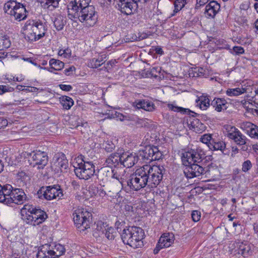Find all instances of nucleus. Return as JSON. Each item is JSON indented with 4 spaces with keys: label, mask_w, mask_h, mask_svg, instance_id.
<instances>
[{
    "label": "nucleus",
    "mask_w": 258,
    "mask_h": 258,
    "mask_svg": "<svg viewBox=\"0 0 258 258\" xmlns=\"http://www.w3.org/2000/svg\"><path fill=\"white\" fill-rule=\"evenodd\" d=\"M25 39L29 42L37 41L45 36L46 29L40 21L28 20L22 28Z\"/></svg>",
    "instance_id": "1"
},
{
    "label": "nucleus",
    "mask_w": 258,
    "mask_h": 258,
    "mask_svg": "<svg viewBox=\"0 0 258 258\" xmlns=\"http://www.w3.org/2000/svg\"><path fill=\"white\" fill-rule=\"evenodd\" d=\"M22 219L27 224L35 226L43 223L47 218L46 213L32 205L26 204L21 209Z\"/></svg>",
    "instance_id": "2"
},
{
    "label": "nucleus",
    "mask_w": 258,
    "mask_h": 258,
    "mask_svg": "<svg viewBox=\"0 0 258 258\" xmlns=\"http://www.w3.org/2000/svg\"><path fill=\"white\" fill-rule=\"evenodd\" d=\"M144 235V230L137 226L126 227L120 235L123 242L134 248L143 246V239Z\"/></svg>",
    "instance_id": "3"
},
{
    "label": "nucleus",
    "mask_w": 258,
    "mask_h": 258,
    "mask_svg": "<svg viewBox=\"0 0 258 258\" xmlns=\"http://www.w3.org/2000/svg\"><path fill=\"white\" fill-rule=\"evenodd\" d=\"M70 18H77L81 22H85L89 26H93L97 20V15L95 8L92 5L88 4L87 6H83L76 11L71 10L68 12Z\"/></svg>",
    "instance_id": "4"
},
{
    "label": "nucleus",
    "mask_w": 258,
    "mask_h": 258,
    "mask_svg": "<svg viewBox=\"0 0 258 258\" xmlns=\"http://www.w3.org/2000/svg\"><path fill=\"white\" fill-rule=\"evenodd\" d=\"M74 162V172L77 177L80 179L87 180L90 178L95 173V166L91 161L81 155L76 158Z\"/></svg>",
    "instance_id": "5"
},
{
    "label": "nucleus",
    "mask_w": 258,
    "mask_h": 258,
    "mask_svg": "<svg viewBox=\"0 0 258 258\" xmlns=\"http://www.w3.org/2000/svg\"><path fill=\"white\" fill-rule=\"evenodd\" d=\"M147 172L144 165L137 169L129 176L126 180L127 185L131 189L135 191H138L147 185L149 187Z\"/></svg>",
    "instance_id": "6"
},
{
    "label": "nucleus",
    "mask_w": 258,
    "mask_h": 258,
    "mask_svg": "<svg viewBox=\"0 0 258 258\" xmlns=\"http://www.w3.org/2000/svg\"><path fill=\"white\" fill-rule=\"evenodd\" d=\"M4 10L6 13L14 17L16 20L19 21L24 20L27 17L25 7L14 0H10L5 3Z\"/></svg>",
    "instance_id": "7"
},
{
    "label": "nucleus",
    "mask_w": 258,
    "mask_h": 258,
    "mask_svg": "<svg viewBox=\"0 0 258 258\" xmlns=\"http://www.w3.org/2000/svg\"><path fill=\"white\" fill-rule=\"evenodd\" d=\"M145 168L147 170V174L148 176V181L149 187H156L161 182L163 178V175L165 172V169L163 166H153L145 165Z\"/></svg>",
    "instance_id": "8"
},
{
    "label": "nucleus",
    "mask_w": 258,
    "mask_h": 258,
    "mask_svg": "<svg viewBox=\"0 0 258 258\" xmlns=\"http://www.w3.org/2000/svg\"><path fill=\"white\" fill-rule=\"evenodd\" d=\"M91 214L85 209L79 208L73 213L75 224L80 231H84L90 228L89 218Z\"/></svg>",
    "instance_id": "9"
},
{
    "label": "nucleus",
    "mask_w": 258,
    "mask_h": 258,
    "mask_svg": "<svg viewBox=\"0 0 258 258\" xmlns=\"http://www.w3.org/2000/svg\"><path fill=\"white\" fill-rule=\"evenodd\" d=\"M27 156L31 157L33 162L30 164L37 169H43L47 165L48 156L47 153L40 150L33 151L31 153H27Z\"/></svg>",
    "instance_id": "10"
},
{
    "label": "nucleus",
    "mask_w": 258,
    "mask_h": 258,
    "mask_svg": "<svg viewBox=\"0 0 258 258\" xmlns=\"http://www.w3.org/2000/svg\"><path fill=\"white\" fill-rule=\"evenodd\" d=\"M205 157V153L199 146L196 150L191 149L182 153V161L185 163H202Z\"/></svg>",
    "instance_id": "11"
},
{
    "label": "nucleus",
    "mask_w": 258,
    "mask_h": 258,
    "mask_svg": "<svg viewBox=\"0 0 258 258\" xmlns=\"http://www.w3.org/2000/svg\"><path fill=\"white\" fill-rule=\"evenodd\" d=\"M4 204L10 205L14 203L17 205L23 204L27 199V196L24 190L21 188H14L12 186Z\"/></svg>",
    "instance_id": "12"
},
{
    "label": "nucleus",
    "mask_w": 258,
    "mask_h": 258,
    "mask_svg": "<svg viewBox=\"0 0 258 258\" xmlns=\"http://www.w3.org/2000/svg\"><path fill=\"white\" fill-rule=\"evenodd\" d=\"M139 156L144 161L150 162L160 159L162 154L157 147L149 146L146 147L144 150L139 152Z\"/></svg>",
    "instance_id": "13"
},
{
    "label": "nucleus",
    "mask_w": 258,
    "mask_h": 258,
    "mask_svg": "<svg viewBox=\"0 0 258 258\" xmlns=\"http://www.w3.org/2000/svg\"><path fill=\"white\" fill-rule=\"evenodd\" d=\"M183 164L186 166L184 170L185 176L187 178H192L204 175L205 167L203 166L202 163H194Z\"/></svg>",
    "instance_id": "14"
},
{
    "label": "nucleus",
    "mask_w": 258,
    "mask_h": 258,
    "mask_svg": "<svg viewBox=\"0 0 258 258\" xmlns=\"http://www.w3.org/2000/svg\"><path fill=\"white\" fill-rule=\"evenodd\" d=\"M174 239V235L172 233L163 234L154 249V253L157 254L161 249L171 246L173 243Z\"/></svg>",
    "instance_id": "15"
},
{
    "label": "nucleus",
    "mask_w": 258,
    "mask_h": 258,
    "mask_svg": "<svg viewBox=\"0 0 258 258\" xmlns=\"http://www.w3.org/2000/svg\"><path fill=\"white\" fill-rule=\"evenodd\" d=\"M40 191L43 192V196L47 200H51L57 197H61L63 196L62 190L58 185H54L53 186H48L44 188H42L38 192Z\"/></svg>",
    "instance_id": "16"
},
{
    "label": "nucleus",
    "mask_w": 258,
    "mask_h": 258,
    "mask_svg": "<svg viewBox=\"0 0 258 258\" xmlns=\"http://www.w3.org/2000/svg\"><path fill=\"white\" fill-rule=\"evenodd\" d=\"M118 9L121 13L131 15L138 7L137 0H117Z\"/></svg>",
    "instance_id": "17"
},
{
    "label": "nucleus",
    "mask_w": 258,
    "mask_h": 258,
    "mask_svg": "<svg viewBox=\"0 0 258 258\" xmlns=\"http://www.w3.org/2000/svg\"><path fill=\"white\" fill-rule=\"evenodd\" d=\"M121 165L124 167L131 168L137 163L139 156L136 153L122 152L121 150Z\"/></svg>",
    "instance_id": "18"
},
{
    "label": "nucleus",
    "mask_w": 258,
    "mask_h": 258,
    "mask_svg": "<svg viewBox=\"0 0 258 258\" xmlns=\"http://www.w3.org/2000/svg\"><path fill=\"white\" fill-rule=\"evenodd\" d=\"M68 167V161L63 154H57L53 159L52 167L54 170L62 172Z\"/></svg>",
    "instance_id": "19"
},
{
    "label": "nucleus",
    "mask_w": 258,
    "mask_h": 258,
    "mask_svg": "<svg viewBox=\"0 0 258 258\" xmlns=\"http://www.w3.org/2000/svg\"><path fill=\"white\" fill-rule=\"evenodd\" d=\"M239 127L245 131L251 138L258 139V126L248 121H242L239 123Z\"/></svg>",
    "instance_id": "20"
},
{
    "label": "nucleus",
    "mask_w": 258,
    "mask_h": 258,
    "mask_svg": "<svg viewBox=\"0 0 258 258\" xmlns=\"http://www.w3.org/2000/svg\"><path fill=\"white\" fill-rule=\"evenodd\" d=\"M252 245L247 241H238L235 243V247L237 248L236 251L244 257H248L252 253Z\"/></svg>",
    "instance_id": "21"
},
{
    "label": "nucleus",
    "mask_w": 258,
    "mask_h": 258,
    "mask_svg": "<svg viewBox=\"0 0 258 258\" xmlns=\"http://www.w3.org/2000/svg\"><path fill=\"white\" fill-rule=\"evenodd\" d=\"M121 150L112 153L106 158L105 164L107 166L116 168L119 164L121 165Z\"/></svg>",
    "instance_id": "22"
},
{
    "label": "nucleus",
    "mask_w": 258,
    "mask_h": 258,
    "mask_svg": "<svg viewBox=\"0 0 258 258\" xmlns=\"http://www.w3.org/2000/svg\"><path fill=\"white\" fill-rule=\"evenodd\" d=\"M133 106L138 109H143L150 112L153 111L155 109V104L149 100H137L133 103Z\"/></svg>",
    "instance_id": "23"
},
{
    "label": "nucleus",
    "mask_w": 258,
    "mask_h": 258,
    "mask_svg": "<svg viewBox=\"0 0 258 258\" xmlns=\"http://www.w3.org/2000/svg\"><path fill=\"white\" fill-rule=\"evenodd\" d=\"M113 172L111 178L117 179L121 185L122 188L125 185L124 182H126L127 177L126 171L123 168H114Z\"/></svg>",
    "instance_id": "24"
},
{
    "label": "nucleus",
    "mask_w": 258,
    "mask_h": 258,
    "mask_svg": "<svg viewBox=\"0 0 258 258\" xmlns=\"http://www.w3.org/2000/svg\"><path fill=\"white\" fill-rule=\"evenodd\" d=\"M211 105L217 112L225 110L228 108L227 101L224 98H215L212 101Z\"/></svg>",
    "instance_id": "25"
},
{
    "label": "nucleus",
    "mask_w": 258,
    "mask_h": 258,
    "mask_svg": "<svg viewBox=\"0 0 258 258\" xmlns=\"http://www.w3.org/2000/svg\"><path fill=\"white\" fill-rule=\"evenodd\" d=\"M220 8V5L215 1H211L205 8V13L208 16L214 18Z\"/></svg>",
    "instance_id": "26"
},
{
    "label": "nucleus",
    "mask_w": 258,
    "mask_h": 258,
    "mask_svg": "<svg viewBox=\"0 0 258 258\" xmlns=\"http://www.w3.org/2000/svg\"><path fill=\"white\" fill-rule=\"evenodd\" d=\"M91 0H74L71 1L68 6V12H71V10L76 11L79 8L83 6H85L89 4Z\"/></svg>",
    "instance_id": "27"
},
{
    "label": "nucleus",
    "mask_w": 258,
    "mask_h": 258,
    "mask_svg": "<svg viewBox=\"0 0 258 258\" xmlns=\"http://www.w3.org/2000/svg\"><path fill=\"white\" fill-rule=\"evenodd\" d=\"M189 128L197 133H201L205 130L206 126L199 119L192 118L190 121Z\"/></svg>",
    "instance_id": "28"
},
{
    "label": "nucleus",
    "mask_w": 258,
    "mask_h": 258,
    "mask_svg": "<svg viewBox=\"0 0 258 258\" xmlns=\"http://www.w3.org/2000/svg\"><path fill=\"white\" fill-rule=\"evenodd\" d=\"M49 64L50 66V68L42 67L41 68L46 70L49 72L52 73L53 70L55 71H60L64 67V63L62 61L54 58H51L49 60Z\"/></svg>",
    "instance_id": "29"
},
{
    "label": "nucleus",
    "mask_w": 258,
    "mask_h": 258,
    "mask_svg": "<svg viewBox=\"0 0 258 258\" xmlns=\"http://www.w3.org/2000/svg\"><path fill=\"white\" fill-rule=\"evenodd\" d=\"M51 252V246L45 244L41 246L37 254V258H53Z\"/></svg>",
    "instance_id": "30"
},
{
    "label": "nucleus",
    "mask_w": 258,
    "mask_h": 258,
    "mask_svg": "<svg viewBox=\"0 0 258 258\" xmlns=\"http://www.w3.org/2000/svg\"><path fill=\"white\" fill-rule=\"evenodd\" d=\"M40 3L41 6L44 9H47L50 10H53L58 6V2L60 0H37Z\"/></svg>",
    "instance_id": "31"
},
{
    "label": "nucleus",
    "mask_w": 258,
    "mask_h": 258,
    "mask_svg": "<svg viewBox=\"0 0 258 258\" xmlns=\"http://www.w3.org/2000/svg\"><path fill=\"white\" fill-rule=\"evenodd\" d=\"M197 105L202 110H206L210 105V100L207 95H202L196 100Z\"/></svg>",
    "instance_id": "32"
},
{
    "label": "nucleus",
    "mask_w": 258,
    "mask_h": 258,
    "mask_svg": "<svg viewBox=\"0 0 258 258\" xmlns=\"http://www.w3.org/2000/svg\"><path fill=\"white\" fill-rule=\"evenodd\" d=\"M224 133L226 136L232 140L240 132L236 127L227 124L224 126Z\"/></svg>",
    "instance_id": "33"
},
{
    "label": "nucleus",
    "mask_w": 258,
    "mask_h": 258,
    "mask_svg": "<svg viewBox=\"0 0 258 258\" xmlns=\"http://www.w3.org/2000/svg\"><path fill=\"white\" fill-rule=\"evenodd\" d=\"M219 171L217 167L212 165H209L207 167H205L204 174L206 177L216 178L219 174Z\"/></svg>",
    "instance_id": "34"
},
{
    "label": "nucleus",
    "mask_w": 258,
    "mask_h": 258,
    "mask_svg": "<svg viewBox=\"0 0 258 258\" xmlns=\"http://www.w3.org/2000/svg\"><path fill=\"white\" fill-rule=\"evenodd\" d=\"M66 23V18L60 15L56 16L53 21L54 26L58 31L61 30Z\"/></svg>",
    "instance_id": "35"
},
{
    "label": "nucleus",
    "mask_w": 258,
    "mask_h": 258,
    "mask_svg": "<svg viewBox=\"0 0 258 258\" xmlns=\"http://www.w3.org/2000/svg\"><path fill=\"white\" fill-rule=\"evenodd\" d=\"M12 185L10 184H6L2 186L0 184V202L4 203L6 197H7L8 195L11 191Z\"/></svg>",
    "instance_id": "36"
},
{
    "label": "nucleus",
    "mask_w": 258,
    "mask_h": 258,
    "mask_svg": "<svg viewBox=\"0 0 258 258\" xmlns=\"http://www.w3.org/2000/svg\"><path fill=\"white\" fill-rule=\"evenodd\" d=\"M65 252L64 246L60 244H55L53 248H51V253L53 258L62 255Z\"/></svg>",
    "instance_id": "37"
},
{
    "label": "nucleus",
    "mask_w": 258,
    "mask_h": 258,
    "mask_svg": "<svg viewBox=\"0 0 258 258\" xmlns=\"http://www.w3.org/2000/svg\"><path fill=\"white\" fill-rule=\"evenodd\" d=\"M225 148L226 145L223 142H216L214 139L211 145H209V149L211 150H220L225 154H226V153L225 152Z\"/></svg>",
    "instance_id": "38"
},
{
    "label": "nucleus",
    "mask_w": 258,
    "mask_h": 258,
    "mask_svg": "<svg viewBox=\"0 0 258 258\" xmlns=\"http://www.w3.org/2000/svg\"><path fill=\"white\" fill-rule=\"evenodd\" d=\"M164 73V71H162L161 68L159 67H153L151 70V76L159 80L163 79L165 78Z\"/></svg>",
    "instance_id": "39"
},
{
    "label": "nucleus",
    "mask_w": 258,
    "mask_h": 258,
    "mask_svg": "<svg viewBox=\"0 0 258 258\" xmlns=\"http://www.w3.org/2000/svg\"><path fill=\"white\" fill-rule=\"evenodd\" d=\"M246 92V89L243 88H231L228 89L226 91V94L230 96H237L241 94H243Z\"/></svg>",
    "instance_id": "40"
},
{
    "label": "nucleus",
    "mask_w": 258,
    "mask_h": 258,
    "mask_svg": "<svg viewBox=\"0 0 258 258\" xmlns=\"http://www.w3.org/2000/svg\"><path fill=\"white\" fill-rule=\"evenodd\" d=\"M168 107L170 110L173 111L174 112H180L181 114H187V113H190V112H191L192 113H195L196 114V113L191 111L188 108H183L181 107H178V106H175L172 104H169L168 105Z\"/></svg>",
    "instance_id": "41"
},
{
    "label": "nucleus",
    "mask_w": 258,
    "mask_h": 258,
    "mask_svg": "<svg viewBox=\"0 0 258 258\" xmlns=\"http://www.w3.org/2000/svg\"><path fill=\"white\" fill-rule=\"evenodd\" d=\"M105 62L102 56L98 58H93L88 63V66L91 68H97Z\"/></svg>",
    "instance_id": "42"
},
{
    "label": "nucleus",
    "mask_w": 258,
    "mask_h": 258,
    "mask_svg": "<svg viewBox=\"0 0 258 258\" xmlns=\"http://www.w3.org/2000/svg\"><path fill=\"white\" fill-rule=\"evenodd\" d=\"M60 103L63 109H69L74 104L73 99L68 96H62L60 101Z\"/></svg>",
    "instance_id": "43"
},
{
    "label": "nucleus",
    "mask_w": 258,
    "mask_h": 258,
    "mask_svg": "<svg viewBox=\"0 0 258 258\" xmlns=\"http://www.w3.org/2000/svg\"><path fill=\"white\" fill-rule=\"evenodd\" d=\"M232 140H233L237 145H243L246 144L247 139L244 135L239 132Z\"/></svg>",
    "instance_id": "44"
},
{
    "label": "nucleus",
    "mask_w": 258,
    "mask_h": 258,
    "mask_svg": "<svg viewBox=\"0 0 258 258\" xmlns=\"http://www.w3.org/2000/svg\"><path fill=\"white\" fill-rule=\"evenodd\" d=\"M186 4V0H175L174 2V10L171 15V17L176 15L180 10L184 7Z\"/></svg>",
    "instance_id": "45"
},
{
    "label": "nucleus",
    "mask_w": 258,
    "mask_h": 258,
    "mask_svg": "<svg viewBox=\"0 0 258 258\" xmlns=\"http://www.w3.org/2000/svg\"><path fill=\"white\" fill-rule=\"evenodd\" d=\"M108 227V225L101 221L97 223L96 230L99 232V235H104V232Z\"/></svg>",
    "instance_id": "46"
},
{
    "label": "nucleus",
    "mask_w": 258,
    "mask_h": 258,
    "mask_svg": "<svg viewBox=\"0 0 258 258\" xmlns=\"http://www.w3.org/2000/svg\"><path fill=\"white\" fill-rule=\"evenodd\" d=\"M213 140L214 139L211 134H205L200 138V141H201L203 144L206 145L209 148V145H211L212 143L213 142Z\"/></svg>",
    "instance_id": "47"
},
{
    "label": "nucleus",
    "mask_w": 258,
    "mask_h": 258,
    "mask_svg": "<svg viewBox=\"0 0 258 258\" xmlns=\"http://www.w3.org/2000/svg\"><path fill=\"white\" fill-rule=\"evenodd\" d=\"M102 147L107 152H112L115 148V145L112 141L107 140L102 144Z\"/></svg>",
    "instance_id": "48"
},
{
    "label": "nucleus",
    "mask_w": 258,
    "mask_h": 258,
    "mask_svg": "<svg viewBox=\"0 0 258 258\" xmlns=\"http://www.w3.org/2000/svg\"><path fill=\"white\" fill-rule=\"evenodd\" d=\"M113 172V168L107 166L101 168L98 171L100 173L105 175L107 177H111Z\"/></svg>",
    "instance_id": "49"
},
{
    "label": "nucleus",
    "mask_w": 258,
    "mask_h": 258,
    "mask_svg": "<svg viewBox=\"0 0 258 258\" xmlns=\"http://www.w3.org/2000/svg\"><path fill=\"white\" fill-rule=\"evenodd\" d=\"M114 232V229L112 227H108L104 232V235L108 240H112L115 237Z\"/></svg>",
    "instance_id": "50"
},
{
    "label": "nucleus",
    "mask_w": 258,
    "mask_h": 258,
    "mask_svg": "<svg viewBox=\"0 0 258 258\" xmlns=\"http://www.w3.org/2000/svg\"><path fill=\"white\" fill-rule=\"evenodd\" d=\"M14 90V88L9 86L0 85V95H3L6 92H12Z\"/></svg>",
    "instance_id": "51"
},
{
    "label": "nucleus",
    "mask_w": 258,
    "mask_h": 258,
    "mask_svg": "<svg viewBox=\"0 0 258 258\" xmlns=\"http://www.w3.org/2000/svg\"><path fill=\"white\" fill-rule=\"evenodd\" d=\"M252 167V164L250 160H246L244 161L242 165V171L246 172Z\"/></svg>",
    "instance_id": "52"
},
{
    "label": "nucleus",
    "mask_w": 258,
    "mask_h": 258,
    "mask_svg": "<svg viewBox=\"0 0 258 258\" xmlns=\"http://www.w3.org/2000/svg\"><path fill=\"white\" fill-rule=\"evenodd\" d=\"M191 217L194 222H198L201 218V213L198 211H194L191 213Z\"/></svg>",
    "instance_id": "53"
},
{
    "label": "nucleus",
    "mask_w": 258,
    "mask_h": 258,
    "mask_svg": "<svg viewBox=\"0 0 258 258\" xmlns=\"http://www.w3.org/2000/svg\"><path fill=\"white\" fill-rule=\"evenodd\" d=\"M233 50L236 55L241 54L244 53V49L241 46H234Z\"/></svg>",
    "instance_id": "54"
},
{
    "label": "nucleus",
    "mask_w": 258,
    "mask_h": 258,
    "mask_svg": "<svg viewBox=\"0 0 258 258\" xmlns=\"http://www.w3.org/2000/svg\"><path fill=\"white\" fill-rule=\"evenodd\" d=\"M2 41H3V46L2 47L0 46V49H3L4 48H8L10 46L11 43L9 39H1Z\"/></svg>",
    "instance_id": "55"
},
{
    "label": "nucleus",
    "mask_w": 258,
    "mask_h": 258,
    "mask_svg": "<svg viewBox=\"0 0 258 258\" xmlns=\"http://www.w3.org/2000/svg\"><path fill=\"white\" fill-rule=\"evenodd\" d=\"M148 35L146 33H139L138 36H136V38H133L134 40L141 41L147 38Z\"/></svg>",
    "instance_id": "56"
},
{
    "label": "nucleus",
    "mask_w": 258,
    "mask_h": 258,
    "mask_svg": "<svg viewBox=\"0 0 258 258\" xmlns=\"http://www.w3.org/2000/svg\"><path fill=\"white\" fill-rule=\"evenodd\" d=\"M59 86L62 90L66 91H70L73 89L72 86L70 85L60 84Z\"/></svg>",
    "instance_id": "57"
},
{
    "label": "nucleus",
    "mask_w": 258,
    "mask_h": 258,
    "mask_svg": "<svg viewBox=\"0 0 258 258\" xmlns=\"http://www.w3.org/2000/svg\"><path fill=\"white\" fill-rule=\"evenodd\" d=\"M210 0H197L196 8L198 9L201 6L206 4Z\"/></svg>",
    "instance_id": "58"
},
{
    "label": "nucleus",
    "mask_w": 258,
    "mask_h": 258,
    "mask_svg": "<svg viewBox=\"0 0 258 258\" xmlns=\"http://www.w3.org/2000/svg\"><path fill=\"white\" fill-rule=\"evenodd\" d=\"M75 71V68L73 66L69 68L68 69H66L64 70V74L67 76H70L72 74L73 72Z\"/></svg>",
    "instance_id": "59"
},
{
    "label": "nucleus",
    "mask_w": 258,
    "mask_h": 258,
    "mask_svg": "<svg viewBox=\"0 0 258 258\" xmlns=\"http://www.w3.org/2000/svg\"><path fill=\"white\" fill-rule=\"evenodd\" d=\"M8 125V121L3 117H0V128L5 127Z\"/></svg>",
    "instance_id": "60"
},
{
    "label": "nucleus",
    "mask_w": 258,
    "mask_h": 258,
    "mask_svg": "<svg viewBox=\"0 0 258 258\" xmlns=\"http://www.w3.org/2000/svg\"><path fill=\"white\" fill-rule=\"evenodd\" d=\"M63 57L69 58L71 55V50L70 49H64Z\"/></svg>",
    "instance_id": "61"
},
{
    "label": "nucleus",
    "mask_w": 258,
    "mask_h": 258,
    "mask_svg": "<svg viewBox=\"0 0 258 258\" xmlns=\"http://www.w3.org/2000/svg\"><path fill=\"white\" fill-rule=\"evenodd\" d=\"M124 223L123 222H120L119 221H117L115 223V226L117 230H118L119 229L121 228L122 226L124 225Z\"/></svg>",
    "instance_id": "62"
},
{
    "label": "nucleus",
    "mask_w": 258,
    "mask_h": 258,
    "mask_svg": "<svg viewBox=\"0 0 258 258\" xmlns=\"http://www.w3.org/2000/svg\"><path fill=\"white\" fill-rule=\"evenodd\" d=\"M156 53L159 54H162L163 53V51L162 49L160 47H156L155 49Z\"/></svg>",
    "instance_id": "63"
},
{
    "label": "nucleus",
    "mask_w": 258,
    "mask_h": 258,
    "mask_svg": "<svg viewBox=\"0 0 258 258\" xmlns=\"http://www.w3.org/2000/svg\"><path fill=\"white\" fill-rule=\"evenodd\" d=\"M10 258H27L26 257L23 256L22 255H20L19 254H16V253L12 255Z\"/></svg>",
    "instance_id": "64"
}]
</instances>
